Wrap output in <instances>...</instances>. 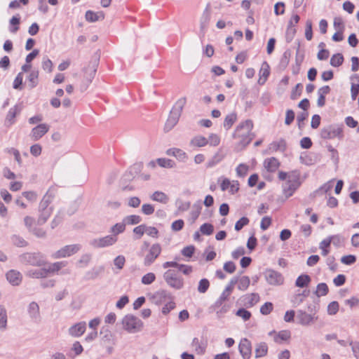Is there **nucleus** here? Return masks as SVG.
<instances>
[{
	"label": "nucleus",
	"mask_w": 359,
	"mask_h": 359,
	"mask_svg": "<svg viewBox=\"0 0 359 359\" xmlns=\"http://www.w3.org/2000/svg\"><path fill=\"white\" fill-rule=\"evenodd\" d=\"M176 205L179 211L184 212L189 209L191 203L189 201L178 200L176 201Z\"/></svg>",
	"instance_id": "bf43d9fd"
},
{
	"label": "nucleus",
	"mask_w": 359,
	"mask_h": 359,
	"mask_svg": "<svg viewBox=\"0 0 359 359\" xmlns=\"http://www.w3.org/2000/svg\"><path fill=\"white\" fill-rule=\"evenodd\" d=\"M249 219L246 217H241L238 221L236 222L235 230L238 231L241 230L245 226L249 224Z\"/></svg>",
	"instance_id": "6e6d98bb"
},
{
	"label": "nucleus",
	"mask_w": 359,
	"mask_h": 359,
	"mask_svg": "<svg viewBox=\"0 0 359 359\" xmlns=\"http://www.w3.org/2000/svg\"><path fill=\"white\" fill-rule=\"evenodd\" d=\"M208 144L212 147H217L220 143V137L215 133H211L208 138Z\"/></svg>",
	"instance_id": "4d7b16f0"
},
{
	"label": "nucleus",
	"mask_w": 359,
	"mask_h": 359,
	"mask_svg": "<svg viewBox=\"0 0 359 359\" xmlns=\"http://www.w3.org/2000/svg\"><path fill=\"white\" fill-rule=\"evenodd\" d=\"M342 136V128L339 126L330 125L323 128L320 130V137L325 140H330L335 137L341 139Z\"/></svg>",
	"instance_id": "0eeeda50"
},
{
	"label": "nucleus",
	"mask_w": 359,
	"mask_h": 359,
	"mask_svg": "<svg viewBox=\"0 0 359 359\" xmlns=\"http://www.w3.org/2000/svg\"><path fill=\"white\" fill-rule=\"evenodd\" d=\"M27 276L33 278H42L48 276V271L46 268L30 269L27 272Z\"/></svg>",
	"instance_id": "c756f323"
},
{
	"label": "nucleus",
	"mask_w": 359,
	"mask_h": 359,
	"mask_svg": "<svg viewBox=\"0 0 359 359\" xmlns=\"http://www.w3.org/2000/svg\"><path fill=\"white\" fill-rule=\"evenodd\" d=\"M81 245L79 244H73L65 245L61 249L58 250L55 252L52 255L53 258L54 259H60L64 258L67 257H69L72 255L76 254L81 250Z\"/></svg>",
	"instance_id": "1a4fd4ad"
},
{
	"label": "nucleus",
	"mask_w": 359,
	"mask_h": 359,
	"mask_svg": "<svg viewBox=\"0 0 359 359\" xmlns=\"http://www.w3.org/2000/svg\"><path fill=\"white\" fill-rule=\"evenodd\" d=\"M194 209L191 211L189 221L191 224H194L196 220L198 218L201 214V205H194Z\"/></svg>",
	"instance_id": "ea45409f"
},
{
	"label": "nucleus",
	"mask_w": 359,
	"mask_h": 359,
	"mask_svg": "<svg viewBox=\"0 0 359 359\" xmlns=\"http://www.w3.org/2000/svg\"><path fill=\"white\" fill-rule=\"evenodd\" d=\"M163 278L170 287L175 289H180L183 286L182 280L177 276L174 270L166 271L163 274Z\"/></svg>",
	"instance_id": "9d476101"
},
{
	"label": "nucleus",
	"mask_w": 359,
	"mask_h": 359,
	"mask_svg": "<svg viewBox=\"0 0 359 359\" xmlns=\"http://www.w3.org/2000/svg\"><path fill=\"white\" fill-rule=\"evenodd\" d=\"M252 121L249 119L245 120L236 127L233 136L234 138L240 139V144L243 147H245L255 137L252 133Z\"/></svg>",
	"instance_id": "f03ea898"
},
{
	"label": "nucleus",
	"mask_w": 359,
	"mask_h": 359,
	"mask_svg": "<svg viewBox=\"0 0 359 359\" xmlns=\"http://www.w3.org/2000/svg\"><path fill=\"white\" fill-rule=\"evenodd\" d=\"M311 280V277L309 275L302 274L297 278L295 285L299 287H304L309 285Z\"/></svg>",
	"instance_id": "f704fd0d"
},
{
	"label": "nucleus",
	"mask_w": 359,
	"mask_h": 359,
	"mask_svg": "<svg viewBox=\"0 0 359 359\" xmlns=\"http://www.w3.org/2000/svg\"><path fill=\"white\" fill-rule=\"evenodd\" d=\"M286 148V142L284 140H280L277 142H272L270 149L274 151H284Z\"/></svg>",
	"instance_id": "de8ad7c7"
},
{
	"label": "nucleus",
	"mask_w": 359,
	"mask_h": 359,
	"mask_svg": "<svg viewBox=\"0 0 359 359\" xmlns=\"http://www.w3.org/2000/svg\"><path fill=\"white\" fill-rule=\"evenodd\" d=\"M213 225L209 223H205L200 227V231L203 235L210 236L213 233Z\"/></svg>",
	"instance_id": "8fccbe9b"
},
{
	"label": "nucleus",
	"mask_w": 359,
	"mask_h": 359,
	"mask_svg": "<svg viewBox=\"0 0 359 359\" xmlns=\"http://www.w3.org/2000/svg\"><path fill=\"white\" fill-rule=\"evenodd\" d=\"M209 286H210V283L208 279H206V278L201 279L198 283V291L200 293H205L209 288Z\"/></svg>",
	"instance_id": "864d4df0"
},
{
	"label": "nucleus",
	"mask_w": 359,
	"mask_h": 359,
	"mask_svg": "<svg viewBox=\"0 0 359 359\" xmlns=\"http://www.w3.org/2000/svg\"><path fill=\"white\" fill-rule=\"evenodd\" d=\"M123 222H124V224L126 225V224H130V225L137 224L141 222V217L139 215H132L126 216V217H124Z\"/></svg>",
	"instance_id": "37998d69"
},
{
	"label": "nucleus",
	"mask_w": 359,
	"mask_h": 359,
	"mask_svg": "<svg viewBox=\"0 0 359 359\" xmlns=\"http://www.w3.org/2000/svg\"><path fill=\"white\" fill-rule=\"evenodd\" d=\"M236 315L241 318L245 321L248 320L251 317V313L245 309H238L236 311Z\"/></svg>",
	"instance_id": "13d9d810"
},
{
	"label": "nucleus",
	"mask_w": 359,
	"mask_h": 359,
	"mask_svg": "<svg viewBox=\"0 0 359 359\" xmlns=\"http://www.w3.org/2000/svg\"><path fill=\"white\" fill-rule=\"evenodd\" d=\"M330 88L328 86H324L318 90V98L317 105L322 107L325 104V95L330 93Z\"/></svg>",
	"instance_id": "5701e85b"
},
{
	"label": "nucleus",
	"mask_w": 359,
	"mask_h": 359,
	"mask_svg": "<svg viewBox=\"0 0 359 359\" xmlns=\"http://www.w3.org/2000/svg\"><path fill=\"white\" fill-rule=\"evenodd\" d=\"M20 262L24 264L43 266L46 264L45 257L39 252H26L19 257Z\"/></svg>",
	"instance_id": "39448f33"
},
{
	"label": "nucleus",
	"mask_w": 359,
	"mask_h": 359,
	"mask_svg": "<svg viewBox=\"0 0 359 359\" xmlns=\"http://www.w3.org/2000/svg\"><path fill=\"white\" fill-rule=\"evenodd\" d=\"M123 329L129 333H136L140 332L143 323L140 319L133 315H126L122 320Z\"/></svg>",
	"instance_id": "423d86ee"
},
{
	"label": "nucleus",
	"mask_w": 359,
	"mask_h": 359,
	"mask_svg": "<svg viewBox=\"0 0 359 359\" xmlns=\"http://www.w3.org/2000/svg\"><path fill=\"white\" fill-rule=\"evenodd\" d=\"M165 154L168 156L175 157L178 161L181 162H185L188 158L187 154L181 149L179 148H170L168 149Z\"/></svg>",
	"instance_id": "f3484780"
},
{
	"label": "nucleus",
	"mask_w": 359,
	"mask_h": 359,
	"mask_svg": "<svg viewBox=\"0 0 359 359\" xmlns=\"http://www.w3.org/2000/svg\"><path fill=\"white\" fill-rule=\"evenodd\" d=\"M49 130V126L46 123H41L32 128L30 137L31 138L36 141L41 138Z\"/></svg>",
	"instance_id": "4468645a"
},
{
	"label": "nucleus",
	"mask_w": 359,
	"mask_h": 359,
	"mask_svg": "<svg viewBox=\"0 0 359 359\" xmlns=\"http://www.w3.org/2000/svg\"><path fill=\"white\" fill-rule=\"evenodd\" d=\"M278 178L280 180H285L282 187L283 194L286 198L292 196L294 192L300 186L299 174L297 171L290 172L280 171Z\"/></svg>",
	"instance_id": "f257e3e1"
},
{
	"label": "nucleus",
	"mask_w": 359,
	"mask_h": 359,
	"mask_svg": "<svg viewBox=\"0 0 359 359\" xmlns=\"http://www.w3.org/2000/svg\"><path fill=\"white\" fill-rule=\"evenodd\" d=\"M250 284V280L248 276H242L239 278L238 288L240 290L244 291L248 289Z\"/></svg>",
	"instance_id": "79ce46f5"
},
{
	"label": "nucleus",
	"mask_w": 359,
	"mask_h": 359,
	"mask_svg": "<svg viewBox=\"0 0 359 359\" xmlns=\"http://www.w3.org/2000/svg\"><path fill=\"white\" fill-rule=\"evenodd\" d=\"M328 290H329L327 284L325 283H321L317 285L315 294L317 297L325 296L327 294Z\"/></svg>",
	"instance_id": "49530a36"
},
{
	"label": "nucleus",
	"mask_w": 359,
	"mask_h": 359,
	"mask_svg": "<svg viewBox=\"0 0 359 359\" xmlns=\"http://www.w3.org/2000/svg\"><path fill=\"white\" fill-rule=\"evenodd\" d=\"M269 74V66L267 62H264L262 63L259 70V79L258 80L259 83L263 85L266 82Z\"/></svg>",
	"instance_id": "a878e982"
},
{
	"label": "nucleus",
	"mask_w": 359,
	"mask_h": 359,
	"mask_svg": "<svg viewBox=\"0 0 359 359\" xmlns=\"http://www.w3.org/2000/svg\"><path fill=\"white\" fill-rule=\"evenodd\" d=\"M339 310V304L337 302H332L328 304L327 313L329 315H334Z\"/></svg>",
	"instance_id": "e2e57ef3"
},
{
	"label": "nucleus",
	"mask_w": 359,
	"mask_h": 359,
	"mask_svg": "<svg viewBox=\"0 0 359 359\" xmlns=\"http://www.w3.org/2000/svg\"><path fill=\"white\" fill-rule=\"evenodd\" d=\"M273 304L271 302H266L260 308V312L263 315L269 314L273 310Z\"/></svg>",
	"instance_id": "0e129e2a"
},
{
	"label": "nucleus",
	"mask_w": 359,
	"mask_h": 359,
	"mask_svg": "<svg viewBox=\"0 0 359 359\" xmlns=\"http://www.w3.org/2000/svg\"><path fill=\"white\" fill-rule=\"evenodd\" d=\"M344 62V57L341 53H337L332 55L330 59V65L334 67H339Z\"/></svg>",
	"instance_id": "c03bdc74"
},
{
	"label": "nucleus",
	"mask_w": 359,
	"mask_h": 359,
	"mask_svg": "<svg viewBox=\"0 0 359 359\" xmlns=\"http://www.w3.org/2000/svg\"><path fill=\"white\" fill-rule=\"evenodd\" d=\"M191 346L198 355H202L205 351V345L196 337L192 339Z\"/></svg>",
	"instance_id": "cd10ccee"
},
{
	"label": "nucleus",
	"mask_w": 359,
	"mask_h": 359,
	"mask_svg": "<svg viewBox=\"0 0 359 359\" xmlns=\"http://www.w3.org/2000/svg\"><path fill=\"white\" fill-rule=\"evenodd\" d=\"M27 311L32 320L34 321H38L40 320L39 306L36 302H31L28 306Z\"/></svg>",
	"instance_id": "4be33fe9"
},
{
	"label": "nucleus",
	"mask_w": 359,
	"mask_h": 359,
	"mask_svg": "<svg viewBox=\"0 0 359 359\" xmlns=\"http://www.w3.org/2000/svg\"><path fill=\"white\" fill-rule=\"evenodd\" d=\"M294 119V112L292 109L286 111L285 123L287 126L290 125Z\"/></svg>",
	"instance_id": "774afa93"
},
{
	"label": "nucleus",
	"mask_w": 359,
	"mask_h": 359,
	"mask_svg": "<svg viewBox=\"0 0 359 359\" xmlns=\"http://www.w3.org/2000/svg\"><path fill=\"white\" fill-rule=\"evenodd\" d=\"M268 346L265 342H260L256 345L255 357H263L267 354Z\"/></svg>",
	"instance_id": "72a5a7b5"
},
{
	"label": "nucleus",
	"mask_w": 359,
	"mask_h": 359,
	"mask_svg": "<svg viewBox=\"0 0 359 359\" xmlns=\"http://www.w3.org/2000/svg\"><path fill=\"white\" fill-rule=\"evenodd\" d=\"M225 157V154L219 149L213 156L208 161L206 164L207 168H213L217 164L220 163Z\"/></svg>",
	"instance_id": "412c9836"
},
{
	"label": "nucleus",
	"mask_w": 359,
	"mask_h": 359,
	"mask_svg": "<svg viewBox=\"0 0 359 359\" xmlns=\"http://www.w3.org/2000/svg\"><path fill=\"white\" fill-rule=\"evenodd\" d=\"M104 330V328H102ZM101 334H103L102 337V341L104 344L110 343L113 339V334L112 333L108 330H102L100 332Z\"/></svg>",
	"instance_id": "5fc2aeb1"
},
{
	"label": "nucleus",
	"mask_w": 359,
	"mask_h": 359,
	"mask_svg": "<svg viewBox=\"0 0 359 359\" xmlns=\"http://www.w3.org/2000/svg\"><path fill=\"white\" fill-rule=\"evenodd\" d=\"M149 299L153 304L160 305L166 299V292L164 290L158 291L151 294L149 297Z\"/></svg>",
	"instance_id": "b1692460"
},
{
	"label": "nucleus",
	"mask_w": 359,
	"mask_h": 359,
	"mask_svg": "<svg viewBox=\"0 0 359 359\" xmlns=\"http://www.w3.org/2000/svg\"><path fill=\"white\" fill-rule=\"evenodd\" d=\"M6 276L7 280L13 285H18L22 281V275L16 270H10Z\"/></svg>",
	"instance_id": "a211bd4d"
},
{
	"label": "nucleus",
	"mask_w": 359,
	"mask_h": 359,
	"mask_svg": "<svg viewBox=\"0 0 359 359\" xmlns=\"http://www.w3.org/2000/svg\"><path fill=\"white\" fill-rule=\"evenodd\" d=\"M187 102L185 97H181L175 102L165 122L164 130L169 131L177 123L183 108Z\"/></svg>",
	"instance_id": "7ed1b4c3"
},
{
	"label": "nucleus",
	"mask_w": 359,
	"mask_h": 359,
	"mask_svg": "<svg viewBox=\"0 0 359 359\" xmlns=\"http://www.w3.org/2000/svg\"><path fill=\"white\" fill-rule=\"evenodd\" d=\"M21 110L22 107L19 104H15L14 107L9 109L5 118L4 124L6 127H10L15 123V118L17 115L20 114Z\"/></svg>",
	"instance_id": "2eb2a0df"
},
{
	"label": "nucleus",
	"mask_w": 359,
	"mask_h": 359,
	"mask_svg": "<svg viewBox=\"0 0 359 359\" xmlns=\"http://www.w3.org/2000/svg\"><path fill=\"white\" fill-rule=\"evenodd\" d=\"M97 71V64L96 62L90 63L87 67L84 69L85 76L88 77V79H93L95 73Z\"/></svg>",
	"instance_id": "e433bc0d"
},
{
	"label": "nucleus",
	"mask_w": 359,
	"mask_h": 359,
	"mask_svg": "<svg viewBox=\"0 0 359 359\" xmlns=\"http://www.w3.org/2000/svg\"><path fill=\"white\" fill-rule=\"evenodd\" d=\"M238 349L243 359H250L252 355V344L246 338L242 339L239 343Z\"/></svg>",
	"instance_id": "ddd939ff"
},
{
	"label": "nucleus",
	"mask_w": 359,
	"mask_h": 359,
	"mask_svg": "<svg viewBox=\"0 0 359 359\" xmlns=\"http://www.w3.org/2000/svg\"><path fill=\"white\" fill-rule=\"evenodd\" d=\"M72 351H74L75 353L74 355H70V357L73 358L75 356L80 355L83 352V348L79 341H75L72 345Z\"/></svg>",
	"instance_id": "052dcab7"
},
{
	"label": "nucleus",
	"mask_w": 359,
	"mask_h": 359,
	"mask_svg": "<svg viewBox=\"0 0 359 359\" xmlns=\"http://www.w3.org/2000/svg\"><path fill=\"white\" fill-rule=\"evenodd\" d=\"M67 262H57L53 264H51L46 268V271H48V274L49 273L55 272L61 269L62 268L66 266Z\"/></svg>",
	"instance_id": "a19ab883"
},
{
	"label": "nucleus",
	"mask_w": 359,
	"mask_h": 359,
	"mask_svg": "<svg viewBox=\"0 0 359 359\" xmlns=\"http://www.w3.org/2000/svg\"><path fill=\"white\" fill-rule=\"evenodd\" d=\"M334 27L337 31L343 32L344 29L343 20L341 18H335L333 23Z\"/></svg>",
	"instance_id": "69168bd1"
},
{
	"label": "nucleus",
	"mask_w": 359,
	"mask_h": 359,
	"mask_svg": "<svg viewBox=\"0 0 359 359\" xmlns=\"http://www.w3.org/2000/svg\"><path fill=\"white\" fill-rule=\"evenodd\" d=\"M243 304L247 307H252L259 300V296L257 293L248 294L241 298Z\"/></svg>",
	"instance_id": "aec40b11"
},
{
	"label": "nucleus",
	"mask_w": 359,
	"mask_h": 359,
	"mask_svg": "<svg viewBox=\"0 0 359 359\" xmlns=\"http://www.w3.org/2000/svg\"><path fill=\"white\" fill-rule=\"evenodd\" d=\"M279 165L278 161L274 157L269 158L264 162L265 169L270 172H275L278 168Z\"/></svg>",
	"instance_id": "393cba45"
},
{
	"label": "nucleus",
	"mask_w": 359,
	"mask_h": 359,
	"mask_svg": "<svg viewBox=\"0 0 359 359\" xmlns=\"http://www.w3.org/2000/svg\"><path fill=\"white\" fill-rule=\"evenodd\" d=\"M7 325V313L4 308L0 306V329H6Z\"/></svg>",
	"instance_id": "09e8293b"
},
{
	"label": "nucleus",
	"mask_w": 359,
	"mask_h": 359,
	"mask_svg": "<svg viewBox=\"0 0 359 359\" xmlns=\"http://www.w3.org/2000/svg\"><path fill=\"white\" fill-rule=\"evenodd\" d=\"M53 209H46L44 210H39V215L37 219V224L43 225L50 217Z\"/></svg>",
	"instance_id": "2f4dec72"
},
{
	"label": "nucleus",
	"mask_w": 359,
	"mask_h": 359,
	"mask_svg": "<svg viewBox=\"0 0 359 359\" xmlns=\"http://www.w3.org/2000/svg\"><path fill=\"white\" fill-rule=\"evenodd\" d=\"M39 71L32 70L27 76L28 86L30 88H34L38 84Z\"/></svg>",
	"instance_id": "473e14b6"
},
{
	"label": "nucleus",
	"mask_w": 359,
	"mask_h": 359,
	"mask_svg": "<svg viewBox=\"0 0 359 359\" xmlns=\"http://www.w3.org/2000/svg\"><path fill=\"white\" fill-rule=\"evenodd\" d=\"M53 196L49 192H47L39 203V210H44L46 209H53V208L50 205V203L53 201Z\"/></svg>",
	"instance_id": "bb28decb"
},
{
	"label": "nucleus",
	"mask_w": 359,
	"mask_h": 359,
	"mask_svg": "<svg viewBox=\"0 0 359 359\" xmlns=\"http://www.w3.org/2000/svg\"><path fill=\"white\" fill-rule=\"evenodd\" d=\"M13 244L19 248H23L27 245L28 243L21 236L13 235L11 237Z\"/></svg>",
	"instance_id": "a18cd8bd"
},
{
	"label": "nucleus",
	"mask_w": 359,
	"mask_h": 359,
	"mask_svg": "<svg viewBox=\"0 0 359 359\" xmlns=\"http://www.w3.org/2000/svg\"><path fill=\"white\" fill-rule=\"evenodd\" d=\"M158 165L164 168H173L176 166L174 161L165 158H159L156 159Z\"/></svg>",
	"instance_id": "c9c22d12"
},
{
	"label": "nucleus",
	"mask_w": 359,
	"mask_h": 359,
	"mask_svg": "<svg viewBox=\"0 0 359 359\" xmlns=\"http://www.w3.org/2000/svg\"><path fill=\"white\" fill-rule=\"evenodd\" d=\"M142 212L146 215H150L154 212V207L149 203L143 204L142 206Z\"/></svg>",
	"instance_id": "338daca9"
},
{
	"label": "nucleus",
	"mask_w": 359,
	"mask_h": 359,
	"mask_svg": "<svg viewBox=\"0 0 359 359\" xmlns=\"http://www.w3.org/2000/svg\"><path fill=\"white\" fill-rule=\"evenodd\" d=\"M308 309L310 311V313H307L302 309L297 311L296 318L297 323L302 326H310L315 323L318 319V317L316 316L318 308L316 306H313V308L309 306Z\"/></svg>",
	"instance_id": "20e7f679"
},
{
	"label": "nucleus",
	"mask_w": 359,
	"mask_h": 359,
	"mask_svg": "<svg viewBox=\"0 0 359 359\" xmlns=\"http://www.w3.org/2000/svg\"><path fill=\"white\" fill-rule=\"evenodd\" d=\"M118 241V237L114 235H107L104 237L92 239L90 245L95 248H103L114 245Z\"/></svg>",
	"instance_id": "6e6552de"
},
{
	"label": "nucleus",
	"mask_w": 359,
	"mask_h": 359,
	"mask_svg": "<svg viewBox=\"0 0 359 359\" xmlns=\"http://www.w3.org/2000/svg\"><path fill=\"white\" fill-rule=\"evenodd\" d=\"M269 335L273 337V340L276 343L280 344L283 341H287L290 338L291 334L289 330H281L279 332L271 331L269 333Z\"/></svg>",
	"instance_id": "6ab92c4d"
},
{
	"label": "nucleus",
	"mask_w": 359,
	"mask_h": 359,
	"mask_svg": "<svg viewBox=\"0 0 359 359\" xmlns=\"http://www.w3.org/2000/svg\"><path fill=\"white\" fill-rule=\"evenodd\" d=\"M86 329V323L80 322L69 327V334L74 337H79L85 332Z\"/></svg>",
	"instance_id": "dca6fc26"
},
{
	"label": "nucleus",
	"mask_w": 359,
	"mask_h": 359,
	"mask_svg": "<svg viewBox=\"0 0 359 359\" xmlns=\"http://www.w3.org/2000/svg\"><path fill=\"white\" fill-rule=\"evenodd\" d=\"M190 146L195 147H203L208 144V140L202 135H196L190 140Z\"/></svg>",
	"instance_id": "c85d7f7f"
},
{
	"label": "nucleus",
	"mask_w": 359,
	"mask_h": 359,
	"mask_svg": "<svg viewBox=\"0 0 359 359\" xmlns=\"http://www.w3.org/2000/svg\"><path fill=\"white\" fill-rule=\"evenodd\" d=\"M161 250L162 249L160 244H153L144 259V265L149 266L153 264L156 259L160 255Z\"/></svg>",
	"instance_id": "9b49d317"
},
{
	"label": "nucleus",
	"mask_w": 359,
	"mask_h": 359,
	"mask_svg": "<svg viewBox=\"0 0 359 359\" xmlns=\"http://www.w3.org/2000/svg\"><path fill=\"white\" fill-rule=\"evenodd\" d=\"M151 199L163 204H166L169 201V197L165 193L156 191L151 196Z\"/></svg>",
	"instance_id": "7c9ffc66"
},
{
	"label": "nucleus",
	"mask_w": 359,
	"mask_h": 359,
	"mask_svg": "<svg viewBox=\"0 0 359 359\" xmlns=\"http://www.w3.org/2000/svg\"><path fill=\"white\" fill-rule=\"evenodd\" d=\"M156 279V276L154 273H147L144 275L142 278L141 282L144 285H150Z\"/></svg>",
	"instance_id": "603ef678"
},
{
	"label": "nucleus",
	"mask_w": 359,
	"mask_h": 359,
	"mask_svg": "<svg viewBox=\"0 0 359 359\" xmlns=\"http://www.w3.org/2000/svg\"><path fill=\"white\" fill-rule=\"evenodd\" d=\"M126 262V259L123 255H118L114 259V264L116 267L121 270L123 268Z\"/></svg>",
	"instance_id": "680f3d73"
},
{
	"label": "nucleus",
	"mask_w": 359,
	"mask_h": 359,
	"mask_svg": "<svg viewBox=\"0 0 359 359\" xmlns=\"http://www.w3.org/2000/svg\"><path fill=\"white\" fill-rule=\"evenodd\" d=\"M126 229V224L124 222L121 223H116L114 226H111L110 232L111 233V235H114L115 237H117V236L119 233H123Z\"/></svg>",
	"instance_id": "58836bf2"
},
{
	"label": "nucleus",
	"mask_w": 359,
	"mask_h": 359,
	"mask_svg": "<svg viewBox=\"0 0 359 359\" xmlns=\"http://www.w3.org/2000/svg\"><path fill=\"white\" fill-rule=\"evenodd\" d=\"M248 169V165L244 163H241L238 165V167L236 169V174L238 177H243L247 175Z\"/></svg>",
	"instance_id": "3c124183"
},
{
	"label": "nucleus",
	"mask_w": 359,
	"mask_h": 359,
	"mask_svg": "<svg viewBox=\"0 0 359 359\" xmlns=\"http://www.w3.org/2000/svg\"><path fill=\"white\" fill-rule=\"evenodd\" d=\"M264 276L267 283L271 285H280L284 281L282 274L273 269H266L264 272Z\"/></svg>",
	"instance_id": "f8f14e48"
},
{
	"label": "nucleus",
	"mask_w": 359,
	"mask_h": 359,
	"mask_svg": "<svg viewBox=\"0 0 359 359\" xmlns=\"http://www.w3.org/2000/svg\"><path fill=\"white\" fill-rule=\"evenodd\" d=\"M236 119H237L236 114L231 113L230 114H228L224 119V127L226 130L230 129L231 128V126H233V124L236 122Z\"/></svg>",
	"instance_id": "4c0bfd02"
}]
</instances>
